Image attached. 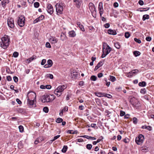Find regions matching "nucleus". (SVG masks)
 <instances>
[{"label":"nucleus","instance_id":"f257e3e1","mask_svg":"<svg viewBox=\"0 0 154 154\" xmlns=\"http://www.w3.org/2000/svg\"><path fill=\"white\" fill-rule=\"evenodd\" d=\"M2 42L0 45L2 48L6 49L9 46L10 42V38L7 35L2 37L1 38Z\"/></svg>","mask_w":154,"mask_h":154},{"label":"nucleus","instance_id":"f03ea898","mask_svg":"<svg viewBox=\"0 0 154 154\" xmlns=\"http://www.w3.org/2000/svg\"><path fill=\"white\" fill-rule=\"evenodd\" d=\"M66 85H63L59 86L54 91V93L57 97L60 96L64 90L67 88Z\"/></svg>","mask_w":154,"mask_h":154},{"label":"nucleus","instance_id":"7ed1b4c3","mask_svg":"<svg viewBox=\"0 0 154 154\" xmlns=\"http://www.w3.org/2000/svg\"><path fill=\"white\" fill-rule=\"evenodd\" d=\"M130 102L133 106L137 109L140 106V102L134 97L131 99Z\"/></svg>","mask_w":154,"mask_h":154},{"label":"nucleus","instance_id":"20e7f679","mask_svg":"<svg viewBox=\"0 0 154 154\" xmlns=\"http://www.w3.org/2000/svg\"><path fill=\"white\" fill-rule=\"evenodd\" d=\"M25 17L24 16H21L18 18L17 24L20 27L23 26L25 23Z\"/></svg>","mask_w":154,"mask_h":154},{"label":"nucleus","instance_id":"39448f33","mask_svg":"<svg viewBox=\"0 0 154 154\" xmlns=\"http://www.w3.org/2000/svg\"><path fill=\"white\" fill-rule=\"evenodd\" d=\"M56 12L57 15L62 14L63 13V8L60 3H57L55 5Z\"/></svg>","mask_w":154,"mask_h":154},{"label":"nucleus","instance_id":"423d86ee","mask_svg":"<svg viewBox=\"0 0 154 154\" xmlns=\"http://www.w3.org/2000/svg\"><path fill=\"white\" fill-rule=\"evenodd\" d=\"M42 101L44 103H48L51 101L50 95H45L42 96L41 98Z\"/></svg>","mask_w":154,"mask_h":154},{"label":"nucleus","instance_id":"0eeeda50","mask_svg":"<svg viewBox=\"0 0 154 154\" xmlns=\"http://www.w3.org/2000/svg\"><path fill=\"white\" fill-rule=\"evenodd\" d=\"M144 139V136L140 134L137 137H136L135 139V142L138 145H140L143 143Z\"/></svg>","mask_w":154,"mask_h":154},{"label":"nucleus","instance_id":"6e6552de","mask_svg":"<svg viewBox=\"0 0 154 154\" xmlns=\"http://www.w3.org/2000/svg\"><path fill=\"white\" fill-rule=\"evenodd\" d=\"M112 49L109 45H107L106 47L105 46L103 45V52L108 54L111 51Z\"/></svg>","mask_w":154,"mask_h":154},{"label":"nucleus","instance_id":"1a4fd4ad","mask_svg":"<svg viewBox=\"0 0 154 154\" xmlns=\"http://www.w3.org/2000/svg\"><path fill=\"white\" fill-rule=\"evenodd\" d=\"M7 23L9 27L12 29L14 27V21L13 18H9L8 19Z\"/></svg>","mask_w":154,"mask_h":154},{"label":"nucleus","instance_id":"9d476101","mask_svg":"<svg viewBox=\"0 0 154 154\" xmlns=\"http://www.w3.org/2000/svg\"><path fill=\"white\" fill-rule=\"evenodd\" d=\"M74 4L78 8H79L82 2V0H73Z\"/></svg>","mask_w":154,"mask_h":154},{"label":"nucleus","instance_id":"9b49d317","mask_svg":"<svg viewBox=\"0 0 154 154\" xmlns=\"http://www.w3.org/2000/svg\"><path fill=\"white\" fill-rule=\"evenodd\" d=\"M47 11L48 13L50 14H52L53 12V9L52 6L50 4H48L47 5Z\"/></svg>","mask_w":154,"mask_h":154},{"label":"nucleus","instance_id":"f8f14e48","mask_svg":"<svg viewBox=\"0 0 154 154\" xmlns=\"http://www.w3.org/2000/svg\"><path fill=\"white\" fill-rule=\"evenodd\" d=\"M98 9L99 11L100 16L101 17V15L103 14V3L101 2H100L99 4Z\"/></svg>","mask_w":154,"mask_h":154},{"label":"nucleus","instance_id":"ddd939ff","mask_svg":"<svg viewBox=\"0 0 154 154\" xmlns=\"http://www.w3.org/2000/svg\"><path fill=\"white\" fill-rule=\"evenodd\" d=\"M138 72V70L137 69H135L133 71H132L127 73V76L128 77H131L133 76L134 74L137 73Z\"/></svg>","mask_w":154,"mask_h":154},{"label":"nucleus","instance_id":"4468645a","mask_svg":"<svg viewBox=\"0 0 154 154\" xmlns=\"http://www.w3.org/2000/svg\"><path fill=\"white\" fill-rule=\"evenodd\" d=\"M45 17L43 15H41L38 17L36 19L33 21V23H38V22L42 20Z\"/></svg>","mask_w":154,"mask_h":154},{"label":"nucleus","instance_id":"2eb2a0df","mask_svg":"<svg viewBox=\"0 0 154 154\" xmlns=\"http://www.w3.org/2000/svg\"><path fill=\"white\" fill-rule=\"evenodd\" d=\"M49 41L50 42L52 43H55L57 42V39L55 37L53 36H51L50 38Z\"/></svg>","mask_w":154,"mask_h":154},{"label":"nucleus","instance_id":"dca6fc26","mask_svg":"<svg viewBox=\"0 0 154 154\" xmlns=\"http://www.w3.org/2000/svg\"><path fill=\"white\" fill-rule=\"evenodd\" d=\"M76 24L77 25L79 26V28L83 32L85 31V29L84 28L83 26L81 23L80 22H77Z\"/></svg>","mask_w":154,"mask_h":154},{"label":"nucleus","instance_id":"f3484780","mask_svg":"<svg viewBox=\"0 0 154 154\" xmlns=\"http://www.w3.org/2000/svg\"><path fill=\"white\" fill-rule=\"evenodd\" d=\"M108 33L110 35H115L117 33L115 30L109 29L108 30Z\"/></svg>","mask_w":154,"mask_h":154},{"label":"nucleus","instance_id":"a211bd4d","mask_svg":"<svg viewBox=\"0 0 154 154\" xmlns=\"http://www.w3.org/2000/svg\"><path fill=\"white\" fill-rule=\"evenodd\" d=\"M27 103L30 106H32L34 103V101L33 100H31L29 98L28 96H27Z\"/></svg>","mask_w":154,"mask_h":154},{"label":"nucleus","instance_id":"6ab92c4d","mask_svg":"<svg viewBox=\"0 0 154 154\" xmlns=\"http://www.w3.org/2000/svg\"><path fill=\"white\" fill-rule=\"evenodd\" d=\"M37 58V57L36 55H34L32 56L31 57L29 58V59L27 60L28 63H30L32 61L34 60L35 59Z\"/></svg>","mask_w":154,"mask_h":154},{"label":"nucleus","instance_id":"aec40b11","mask_svg":"<svg viewBox=\"0 0 154 154\" xmlns=\"http://www.w3.org/2000/svg\"><path fill=\"white\" fill-rule=\"evenodd\" d=\"M69 37H74L76 36V33L74 31L72 30L69 32Z\"/></svg>","mask_w":154,"mask_h":154},{"label":"nucleus","instance_id":"412c9836","mask_svg":"<svg viewBox=\"0 0 154 154\" xmlns=\"http://www.w3.org/2000/svg\"><path fill=\"white\" fill-rule=\"evenodd\" d=\"M141 128L143 129H147L149 131H151L152 127L150 126H147L146 125H143L141 127Z\"/></svg>","mask_w":154,"mask_h":154},{"label":"nucleus","instance_id":"4be33fe9","mask_svg":"<svg viewBox=\"0 0 154 154\" xmlns=\"http://www.w3.org/2000/svg\"><path fill=\"white\" fill-rule=\"evenodd\" d=\"M82 137L88 139H90L91 140H95L96 138L94 137H92L88 135H84L82 136Z\"/></svg>","mask_w":154,"mask_h":154},{"label":"nucleus","instance_id":"5701e85b","mask_svg":"<svg viewBox=\"0 0 154 154\" xmlns=\"http://www.w3.org/2000/svg\"><path fill=\"white\" fill-rule=\"evenodd\" d=\"M8 0H3L2 1V6L4 7H5L6 4L9 3Z\"/></svg>","mask_w":154,"mask_h":154},{"label":"nucleus","instance_id":"b1692460","mask_svg":"<svg viewBox=\"0 0 154 154\" xmlns=\"http://www.w3.org/2000/svg\"><path fill=\"white\" fill-rule=\"evenodd\" d=\"M66 35L63 33H62L60 35V39L62 41H64L66 38Z\"/></svg>","mask_w":154,"mask_h":154},{"label":"nucleus","instance_id":"393cba45","mask_svg":"<svg viewBox=\"0 0 154 154\" xmlns=\"http://www.w3.org/2000/svg\"><path fill=\"white\" fill-rule=\"evenodd\" d=\"M95 95L98 97H101L102 96H105V94L103 93L100 92H96L95 93Z\"/></svg>","mask_w":154,"mask_h":154},{"label":"nucleus","instance_id":"a878e982","mask_svg":"<svg viewBox=\"0 0 154 154\" xmlns=\"http://www.w3.org/2000/svg\"><path fill=\"white\" fill-rule=\"evenodd\" d=\"M90 8L91 7V9L92 10L94 11L95 10V6L94 4L92 3H90L89 4Z\"/></svg>","mask_w":154,"mask_h":154},{"label":"nucleus","instance_id":"bb28decb","mask_svg":"<svg viewBox=\"0 0 154 154\" xmlns=\"http://www.w3.org/2000/svg\"><path fill=\"white\" fill-rule=\"evenodd\" d=\"M23 144L22 141H20L18 144V147L20 149L22 148L23 147Z\"/></svg>","mask_w":154,"mask_h":154},{"label":"nucleus","instance_id":"cd10ccee","mask_svg":"<svg viewBox=\"0 0 154 154\" xmlns=\"http://www.w3.org/2000/svg\"><path fill=\"white\" fill-rule=\"evenodd\" d=\"M42 140L41 137H38L36 139L35 141V144H37L38 143L41 142Z\"/></svg>","mask_w":154,"mask_h":154},{"label":"nucleus","instance_id":"c85d7f7f","mask_svg":"<svg viewBox=\"0 0 154 154\" xmlns=\"http://www.w3.org/2000/svg\"><path fill=\"white\" fill-rule=\"evenodd\" d=\"M146 85V82L144 81L140 82L139 83V85L141 87H144Z\"/></svg>","mask_w":154,"mask_h":154},{"label":"nucleus","instance_id":"c756f323","mask_svg":"<svg viewBox=\"0 0 154 154\" xmlns=\"http://www.w3.org/2000/svg\"><path fill=\"white\" fill-rule=\"evenodd\" d=\"M149 18V16L148 15L145 14L143 16L142 20H145L146 19H148Z\"/></svg>","mask_w":154,"mask_h":154},{"label":"nucleus","instance_id":"7c9ffc66","mask_svg":"<svg viewBox=\"0 0 154 154\" xmlns=\"http://www.w3.org/2000/svg\"><path fill=\"white\" fill-rule=\"evenodd\" d=\"M134 54L135 57H137L140 55L141 53L140 52L137 51H135L134 52Z\"/></svg>","mask_w":154,"mask_h":154},{"label":"nucleus","instance_id":"2f4dec72","mask_svg":"<svg viewBox=\"0 0 154 154\" xmlns=\"http://www.w3.org/2000/svg\"><path fill=\"white\" fill-rule=\"evenodd\" d=\"M67 148L68 147L67 146H64L63 149H62V152L63 153L66 152L67 150Z\"/></svg>","mask_w":154,"mask_h":154},{"label":"nucleus","instance_id":"473e14b6","mask_svg":"<svg viewBox=\"0 0 154 154\" xmlns=\"http://www.w3.org/2000/svg\"><path fill=\"white\" fill-rule=\"evenodd\" d=\"M109 77L110 79L112 82H113L116 81V79L115 77L113 76L110 75Z\"/></svg>","mask_w":154,"mask_h":154},{"label":"nucleus","instance_id":"72a5a7b5","mask_svg":"<svg viewBox=\"0 0 154 154\" xmlns=\"http://www.w3.org/2000/svg\"><path fill=\"white\" fill-rule=\"evenodd\" d=\"M115 46L117 49H119L120 48V43L118 42H117L115 43Z\"/></svg>","mask_w":154,"mask_h":154},{"label":"nucleus","instance_id":"f704fd0d","mask_svg":"<svg viewBox=\"0 0 154 154\" xmlns=\"http://www.w3.org/2000/svg\"><path fill=\"white\" fill-rule=\"evenodd\" d=\"M47 64L51 67L52 66L53 63L51 60L49 59L47 61Z\"/></svg>","mask_w":154,"mask_h":154},{"label":"nucleus","instance_id":"c9c22d12","mask_svg":"<svg viewBox=\"0 0 154 154\" xmlns=\"http://www.w3.org/2000/svg\"><path fill=\"white\" fill-rule=\"evenodd\" d=\"M104 61V60H101V61H100L97 64V66H98V67L100 68L102 66V65L103 64Z\"/></svg>","mask_w":154,"mask_h":154},{"label":"nucleus","instance_id":"e433bc0d","mask_svg":"<svg viewBox=\"0 0 154 154\" xmlns=\"http://www.w3.org/2000/svg\"><path fill=\"white\" fill-rule=\"evenodd\" d=\"M63 121V119L60 118H58L56 120V122L57 123H60L62 122Z\"/></svg>","mask_w":154,"mask_h":154},{"label":"nucleus","instance_id":"4c0bfd02","mask_svg":"<svg viewBox=\"0 0 154 154\" xmlns=\"http://www.w3.org/2000/svg\"><path fill=\"white\" fill-rule=\"evenodd\" d=\"M130 36V34L128 32H126L125 34V36L126 38H128Z\"/></svg>","mask_w":154,"mask_h":154},{"label":"nucleus","instance_id":"58836bf2","mask_svg":"<svg viewBox=\"0 0 154 154\" xmlns=\"http://www.w3.org/2000/svg\"><path fill=\"white\" fill-rule=\"evenodd\" d=\"M97 77L94 75H92L91 76L90 79L91 80L95 81L97 80Z\"/></svg>","mask_w":154,"mask_h":154},{"label":"nucleus","instance_id":"ea45409f","mask_svg":"<svg viewBox=\"0 0 154 154\" xmlns=\"http://www.w3.org/2000/svg\"><path fill=\"white\" fill-rule=\"evenodd\" d=\"M19 129L20 132H22L23 131V127L22 125H20L19 126Z\"/></svg>","mask_w":154,"mask_h":154},{"label":"nucleus","instance_id":"a19ab883","mask_svg":"<svg viewBox=\"0 0 154 154\" xmlns=\"http://www.w3.org/2000/svg\"><path fill=\"white\" fill-rule=\"evenodd\" d=\"M19 55V53L18 52H14L13 54V56L15 58L17 57Z\"/></svg>","mask_w":154,"mask_h":154},{"label":"nucleus","instance_id":"79ce46f5","mask_svg":"<svg viewBox=\"0 0 154 154\" xmlns=\"http://www.w3.org/2000/svg\"><path fill=\"white\" fill-rule=\"evenodd\" d=\"M46 76L47 78H49L51 79H52L53 78V76L51 74H48L46 75Z\"/></svg>","mask_w":154,"mask_h":154},{"label":"nucleus","instance_id":"37998d69","mask_svg":"<svg viewBox=\"0 0 154 154\" xmlns=\"http://www.w3.org/2000/svg\"><path fill=\"white\" fill-rule=\"evenodd\" d=\"M92 147V145L91 144H88L86 145V148L89 149L91 150Z\"/></svg>","mask_w":154,"mask_h":154},{"label":"nucleus","instance_id":"c03bdc74","mask_svg":"<svg viewBox=\"0 0 154 154\" xmlns=\"http://www.w3.org/2000/svg\"><path fill=\"white\" fill-rule=\"evenodd\" d=\"M43 111L45 113H48L49 111V109L47 107H45L43 109Z\"/></svg>","mask_w":154,"mask_h":154},{"label":"nucleus","instance_id":"a18cd8bd","mask_svg":"<svg viewBox=\"0 0 154 154\" xmlns=\"http://www.w3.org/2000/svg\"><path fill=\"white\" fill-rule=\"evenodd\" d=\"M34 6L35 8H38L39 6V4L38 2H36L34 3Z\"/></svg>","mask_w":154,"mask_h":154},{"label":"nucleus","instance_id":"49530a36","mask_svg":"<svg viewBox=\"0 0 154 154\" xmlns=\"http://www.w3.org/2000/svg\"><path fill=\"white\" fill-rule=\"evenodd\" d=\"M146 92V89L145 88H143L141 89L140 92L141 93L144 94Z\"/></svg>","mask_w":154,"mask_h":154},{"label":"nucleus","instance_id":"de8ad7c7","mask_svg":"<svg viewBox=\"0 0 154 154\" xmlns=\"http://www.w3.org/2000/svg\"><path fill=\"white\" fill-rule=\"evenodd\" d=\"M133 122L134 124H136L137 122V119L136 117H134L133 118Z\"/></svg>","mask_w":154,"mask_h":154},{"label":"nucleus","instance_id":"09e8293b","mask_svg":"<svg viewBox=\"0 0 154 154\" xmlns=\"http://www.w3.org/2000/svg\"><path fill=\"white\" fill-rule=\"evenodd\" d=\"M68 107L67 106H65V107L62 109V110L61 113L63 114V112L65 111H68Z\"/></svg>","mask_w":154,"mask_h":154},{"label":"nucleus","instance_id":"8fccbe9b","mask_svg":"<svg viewBox=\"0 0 154 154\" xmlns=\"http://www.w3.org/2000/svg\"><path fill=\"white\" fill-rule=\"evenodd\" d=\"M134 40L135 41V42H136L140 44L141 43V40L140 39H137L136 38H134Z\"/></svg>","mask_w":154,"mask_h":154},{"label":"nucleus","instance_id":"3c124183","mask_svg":"<svg viewBox=\"0 0 154 154\" xmlns=\"http://www.w3.org/2000/svg\"><path fill=\"white\" fill-rule=\"evenodd\" d=\"M125 114V112L122 110H121L120 111V116H124Z\"/></svg>","mask_w":154,"mask_h":154},{"label":"nucleus","instance_id":"603ef678","mask_svg":"<svg viewBox=\"0 0 154 154\" xmlns=\"http://www.w3.org/2000/svg\"><path fill=\"white\" fill-rule=\"evenodd\" d=\"M67 133L68 134H75V132L73 130H69L67 131Z\"/></svg>","mask_w":154,"mask_h":154},{"label":"nucleus","instance_id":"864d4df0","mask_svg":"<svg viewBox=\"0 0 154 154\" xmlns=\"http://www.w3.org/2000/svg\"><path fill=\"white\" fill-rule=\"evenodd\" d=\"M124 142L125 143H128L129 142V140L128 138H125L123 140Z\"/></svg>","mask_w":154,"mask_h":154},{"label":"nucleus","instance_id":"5fc2aeb1","mask_svg":"<svg viewBox=\"0 0 154 154\" xmlns=\"http://www.w3.org/2000/svg\"><path fill=\"white\" fill-rule=\"evenodd\" d=\"M13 79L14 82L16 83L17 82L18 80V78L16 76H14L13 77Z\"/></svg>","mask_w":154,"mask_h":154},{"label":"nucleus","instance_id":"6e6d98bb","mask_svg":"<svg viewBox=\"0 0 154 154\" xmlns=\"http://www.w3.org/2000/svg\"><path fill=\"white\" fill-rule=\"evenodd\" d=\"M45 45H46V47L48 48H50L51 47V45H50V44L48 42H46Z\"/></svg>","mask_w":154,"mask_h":154},{"label":"nucleus","instance_id":"4d7b16f0","mask_svg":"<svg viewBox=\"0 0 154 154\" xmlns=\"http://www.w3.org/2000/svg\"><path fill=\"white\" fill-rule=\"evenodd\" d=\"M46 62V59H43L42 60V61L41 63V65H44L45 64V63Z\"/></svg>","mask_w":154,"mask_h":154},{"label":"nucleus","instance_id":"13d9d810","mask_svg":"<svg viewBox=\"0 0 154 154\" xmlns=\"http://www.w3.org/2000/svg\"><path fill=\"white\" fill-rule=\"evenodd\" d=\"M104 27L106 28H108L110 26V24L109 23H106L104 25Z\"/></svg>","mask_w":154,"mask_h":154},{"label":"nucleus","instance_id":"bf43d9fd","mask_svg":"<svg viewBox=\"0 0 154 154\" xmlns=\"http://www.w3.org/2000/svg\"><path fill=\"white\" fill-rule=\"evenodd\" d=\"M6 79L8 81H10L11 80L12 78L9 75L7 77Z\"/></svg>","mask_w":154,"mask_h":154},{"label":"nucleus","instance_id":"052dcab7","mask_svg":"<svg viewBox=\"0 0 154 154\" xmlns=\"http://www.w3.org/2000/svg\"><path fill=\"white\" fill-rule=\"evenodd\" d=\"M146 39L147 41L150 42L151 40V38L149 36L147 37L146 38Z\"/></svg>","mask_w":154,"mask_h":154},{"label":"nucleus","instance_id":"680f3d73","mask_svg":"<svg viewBox=\"0 0 154 154\" xmlns=\"http://www.w3.org/2000/svg\"><path fill=\"white\" fill-rule=\"evenodd\" d=\"M139 4L140 5H143L144 4L143 2L141 0H140L138 2Z\"/></svg>","mask_w":154,"mask_h":154},{"label":"nucleus","instance_id":"e2e57ef3","mask_svg":"<svg viewBox=\"0 0 154 154\" xmlns=\"http://www.w3.org/2000/svg\"><path fill=\"white\" fill-rule=\"evenodd\" d=\"M105 96H104V97H107L109 98H111L112 97V95H111L110 94H105Z\"/></svg>","mask_w":154,"mask_h":154},{"label":"nucleus","instance_id":"0e129e2a","mask_svg":"<svg viewBox=\"0 0 154 154\" xmlns=\"http://www.w3.org/2000/svg\"><path fill=\"white\" fill-rule=\"evenodd\" d=\"M113 6L115 8H117L119 6V4L117 2H115L113 4Z\"/></svg>","mask_w":154,"mask_h":154},{"label":"nucleus","instance_id":"69168bd1","mask_svg":"<svg viewBox=\"0 0 154 154\" xmlns=\"http://www.w3.org/2000/svg\"><path fill=\"white\" fill-rule=\"evenodd\" d=\"M60 137V135H58L56 136H54V137L53 140L54 141L55 140H56L57 139H58V138H59Z\"/></svg>","mask_w":154,"mask_h":154},{"label":"nucleus","instance_id":"338daca9","mask_svg":"<svg viewBox=\"0 0 154 154\" xmlns=\"http://www.w3.org/2000/svg\"><path fill=\"white\" fill-rule=\"evenodd\" d=\"M45 87L46 89H50L51 88V86L50 85H47L45 86Z\"/></svg>","mask_w":154,"mask_h":154},{"label":"nucleus","instance_id":"774afa93","mask_svg":"<svg viewBox=\"0 0 154 154\" xmlns=\"http://www.w3.org/2000/svg\"><path fill=\"white\" fill-rule=\"evenodd\" d=\"M16 101L17 102V103L19 104H21L22 103L21 101L18 98H17L16 99Z\"/></svg>","mask_w":154,"mask_h":154}]
</instances>
